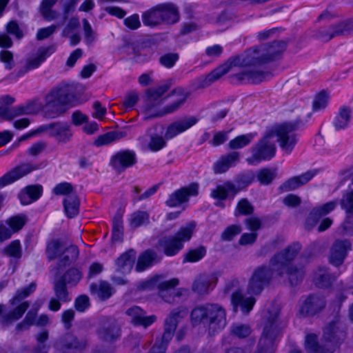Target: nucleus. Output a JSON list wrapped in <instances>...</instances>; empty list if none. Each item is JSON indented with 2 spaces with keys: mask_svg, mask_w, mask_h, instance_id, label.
I'll return each mask as SVG.
<instances>
[{
  "mask_svg": "<svg viewBox=\"0 0 353 353\" xmlns=\"http://www.w3.org/2000/svg\"><path fill=\"white\" fill-rule=\"evenodd\" d=\"M165 145V139L159 135L151 137L150 141L148 144L149 148L152 151H159Z\"/></svg>",
  "mask_w": 353,
  "mask_h": 353,
  "instance_id": "338daca9",
  "label": "nucleus"
},
{
  "mask_svg": "<svg viewBox=\"0 0 353 353\" xmlns=\"http://www.w3.org/2000/svg\"><path fill=\"white\" fill-rule=\"evenodd\" d=\"M36 286L35 283H31L28 287L18 290L14 297L10 300V304L14 305L18 302L30 296L36 290Z\"/></svg>",
  "mask_w": 353,
  "mask_h": 353,
  "instance_id": "49530a36",
  "label": "nucleus"
},
{
  "mask_svg": "<svg viewBox=\"0 0 353 353\" xmlns=\"http://www.w3.org/2000/svg\"><path fill=\"white\" fill-rule=\"evenodd\" d=\"M55 347L61 353H76L85 347V343L74 335L68 333L61 337L55 343Z\"/></svg>",
  "mask_w": 353,
  "mask_h": 353,
  "instance_id": "dca6fc26",
  "label": "nucleus"
},
{
  "mask_svg": "<svg viewBox=\"0 0 353 353\" xmlns=\"http://www.w3.org/2000/svg\"><path fill=\"white\" fill-rule=\"evenodd\" d=\"M159 261V259L156 252L152 250H147L139 256L136 270L142 272Z\"/></svg>",
  "mask_w": 353,
  "mask_h": 353,
  "instance_id": "72a5a7b5",
  "label": "nucleus"
},
{
  "mask_svg": "<svg viewBox=\"0 0 353 353\" xmlns=\"http://www.w3.org/2000/svg\"><path fill=\"white\" fill-rule=\"evenodd\" d=\"M280 309L272 307L265 316L264 328L259 341L258 350L255 353H273L274 341L281 333V328L279 322Z\"/></svg>",
  "mask_w": 353,
  "mask_h": 353,
  "instance_id": "39448f33",
  "label": "nucleus"
},
{
  "mask_svg": "<svg viewBox=\"0 0 353 353\" xmlns=\"http://www.w3.org/2000/svg\"><path fill=\"white\" fill-rule=\"evenodd\" d=\"M28 301H23L17 306L13 310L10 311L6 316V318L9 321H17L21 319L25 312L29 307Z\"/></svg>",
  "mask_w": 353,
  "mask_h": 353,
  "instance_id": "864d4df0",
  "label": "nucleus"
},
{
  "mask_svg": "<svg viewBox=\"0 0 353 353\" xmlns=\"http://www.w3.org/2000/svg\"><path fill=\"white\" fill-rule=\"evenodd\" d=\"M250 333V327L247 325L236 324L233 325L231 328V334L240 339L248 336Z\"/></svg>",
  "mask_w": 353,
  "mask_h": 353,
  "instance_id": "13d9d810",
  "label": "nucleus"
},
{
  "mask_svg": "<svg viewBox=\"0 0 353 353\" xmlns=\"http://www.w3.org/2000/svg\"><path fill=\"white\" fill-rule=\"evenodd\" d=\"M211 279L207 275L199 276L193 282L192 290L198 294H205L209 292Z\"/></svg>",
  "mask_w": 353,
  "mask_h": 353,
  "instance_id": "58836bf2",
  "label": "nucleus"
},
{
  "mask_svg": "<svg viewBox=\"0 0 353 353\" xmlns=\"http://www.w3.org/2000/svg\"><path fill=\"white\" fill-rule=\"evenodd\" d=\"M256 299L252 297H244L241 292H236L232 294V303L234 311L240 306L244 314H248L252 309Z\"/></svg>",
  "mask_w": 353,
  "mask_h": 353,
  "instance_id": "a878e982",
  "label": "nucleus"
},
{
  "mask_svg": "<svg viewBox=\"0 0 353 353\" xmlns=\"http://www.w3.org/2000/svg\"><path fill=\"white\" fill-rule=\"evenodd\" d=\"M150 215L145 211H137L131 215L130 226L132 228H138L149 223Z\"/></svg>",
  "mask_w": 353,
  "mask_h": 353,
  "instance_id": "de8ad7c7",
  "label": "nucleus"
},
{
  "mask_svg": "<svg viewBox=\"0 0 353 353\" xmlns=\"http://www.w3.org/2000/svg\"><path fill=\"white\" fill-rule=\"evenodd\" d=\"M254 53V51H250V49H248L245 51L244 55L237 54L230 57L223 64L209 73L199 83L198 88L202 89L210 86L213 82L235 68L244 69L241 72L232 75V77L235 78L239 82L242 83L244 81L251 83L262 82L267 76L270 75V73L259 70L251 69L252 67H256L254 57H253Z\"/></svg>",
  "mask_w": 353,
  "mask_h": 353,
  "instance_id": "f257e3e1",
  "label": "nucleus"
},
{
  "mask_svg": "<svg viewBox=\"0 0 353 353\" xmlns=\"http://www.w3.org/2000/svg\"><path fill=\"white\" fill-rule=\"evenodd\" d=\"M65 212L68 218H73L78 214L80 201L75 194H69L63 200Z\"/></svg>",
  "mask_w": 353,
  "mask_h": 353,
  "instance_id": "e433bc0d",
  "label": "nucleus"
},
{
  "mask_svg": "<svg viewBox=\"0 0 353 353\" xmlns=\"http://www.w3.org/2000/svg\"><path fill=\"white\" fill-rule=\"evenodd\" d=\"M191 321L194 325L203 323L210 335L223 329L226 325V312L219 304L208 303L194 308L191 312Z\"/></svg>",
  "mask_w": 353,
  "mask_h": 353,
  "instance_id": "7ed1b4c3",
  "label": "nucleus"
},
{
  "mask_svg": "<svg viewBox=\"0 0 353 353\" xmlns=\"http://www.w3.org/2000/svg\"><path fill=\"white\" fill-rule=\"evenodd\" d=\"M301 249L299 243H293L280 252L275 254L270 260V265L274 268L280 276L284 275V269L286 265H291Z\"/></svg>",
  "mask_w": 353,
  "mask_h": 353,
  "instance_id": "9d476101",
  "label": "nucleus"
},
{
  "mask_svg": "<svg viewBox=\"0 0 353 353\" xmlns=\"http://www.w3.org/2000/svg\"><path fill=\"white\" fill-rule=\"evenodd\" d=\"M351 249L352 243L350 240L336 239L330 250L329 262L336 267L341 265Z\"/></svg>",
  "mask_w": 353,
  "mask_h": 353,
  "instance_id": "ddd939ff",
  "label": "nucleus"
},
{
  "mask_svg": "<svg viewBox=\"0 0 353 353\" xmlns=\"http://www.w3.org/2000/svg\"><path fill=\"white\" fill-rule=\"evenodd\" d=\"M296 127L293 123H285L272 128L252 148V154L247 159L248 162L252 164L272 158L275 154L276 145L272 139L276 136L278 137L281 148L286 152H290L296 143L295 137L292 134Z\"/></svg>",
  "mask_w": 353,
  "mask_h": 353,
  "instance_id": "f03ea898",
  "label": "nucleus"
},
{
  "mask_svg": "<svg viewBox=\"0 0 353 353\" xmlns=\"http://www.w3.org/2000/svg\"><path fill=\"white\" fill-rule=\"evenodd\" d=\"M305 349L308 353H334L333 347H327L325 345H320L317 341V336L314 334H307L305 340Z\"/></svg>",
  "mask_w": 353,
  "mask_h": 353,
  "instance_id": "7c9ffc66",
  "label": "nucleus"
},
{
  "mask_svg": "<svg viewBox=\"0 0 353 353\" xmlns=\"http://www.w3.org/2000/svg\"><path fill=\"white\" fill-rule=\"evenodd\" d=\"M27 219L26 216H15L7 221V223L12 228V232H17L20 230L25 225Z\"/></svg>",
  "mask_w": 353,
  "mask_h": 353,
  "instance_id": "bf43d9fd",
  "label": "nucleus"
},
{
  "mask_svg": "<svg viewBox=\"0 0 353 353\" xmlns=\"http://www.w3.org/2000/svg\"><path fill=\"white\" fill-rule=\"evenodd\" d=\"M254 212V206L247 199L240 200L237 204L234 215L236 216L241 215H250Z\"/></svg>",
  "mask_w": 353,
  "mask_h": 353,
  "instance_id": "603ef678",
  "label": "nucleus"
},
{
  "mask_svg": "<svg viewBox=\"0 0 353 353\" xmlns=\"http://www.w3.org/2000/svg\"><path fill=\"white\" fill-rule=\"evenodd\" d=\"M54 292L55 296L62 302H67L70 300L69 292L67 288V284L63 282L62 279L57 278L54 281Z\"/></svg>",
  "mask_w": 353,
  "mask_h": 353,
  "instance_id": "37998d69",
  "label": "nucleus"
},
{
  "mask_svg": "<svg viewBox=\"0 0 353 353\" xmlns=\"http://www.w3.org/2000/svg\"><path fill=\"white\" fill-rule=\"evenodd\" d=\"M55 50L54 46H50L47 48H41L38 50L37 56L33 59L28 60L25 65V71H28L39 67L46 58L53 53Z\"/></svg>",
  "mask_w": 353,
  "mask_h": 353,
  "instance_id": "c9c22d12",
  "label": "nucleus"
},
{
  "mask_svg": "<svg viewBox=\"0 0 353 353\" xmlns=\"http://www.w3.org/2000/svg\"><path fill=\"white\" fill-rule=\"evenodd\" d=\"M42 191L43 188L40 185L27 186L19 195L21 203L28 205L37 201L41 196Z\"/></svg>",
  "mask_w": 353,
  "mask_h": 353,
  "instance_id": "c85d7f7f",
  "label": "nucleus"
},
{
  "mask_svg": "<svg viewBox=\"0 0 353 353\" xmlns=\"http://www.w3.org/2000/svg\"><path fill=\"white\" fill-rule=\"evenodd\" d=\"M97 333L101 341L113 343L120 338L121 329L115 319L104 317L99 322Z\"/></svg>",
  "mask_w": 353,
  "mask_h": 353,
  "instance_id": "9b49d317",
  "label": "nucleus"
},
{
  "mask_svg": "<svg viewBox=\"0 0 353 353\" xmlns=\"http://www.w3.org/2000/svg\"><path fill=\"white\" fill-rule=\"evenodd\" d=\"M174 94H177L179 98L173 103L165 105L161 110L153 114H148L145 119H152L155 117H163L168 114H172L179 110L181 106L185 102L187 98L189 97L190 93L185 92L183 89L177 88L172 90L170 93L165 98L170 97Z\"/></svg>",
  "mask_w": 353,
  "mask_h": 353,
  "instance_id": "4468645a",
  "label": "nucleus"
},
{
  "mask_svg": "<svg viewBox=\"0 0 353 353\" xmlns=\"http://www.w3.org/2000/svg\"><path fill=\"white\" fill-rule=\"evenodd\" d=\"M50 136L54 137L58 142H68L72 133L70 130V126L67 123L57 122L54 123Z\"/></svg>",
  "mask_w": 353,
  "mask_h": 353,
  "instance_id": "473e14b6",
  "label": "nucleus"
},
{
  "mask_svg": "<svg viewBox=\"0 0 353 353\" xmlns=\"http://www.w3.org/2000/svg\"><path fill=\"white\" fill-rule=\"evenodd\" d=\"M239 160V153L232 152L226 155L222 156L213 166L214 172L216 174L225 172L230 167L234 165Z\"/></svg>",
  "mask_w": 353,
  "mask_h": 353,
  "instance_id": "b1692460",
  "label": "nucleus"
},
{
  "mask_svg": "<svg viewBox=\"0 0 353 353\" xmlns=\"http://www.w3.org/2000/svg\"><path fill=\"white\" fill-rule=\"evenodd\" d=\"M205 252L206 250L203 246L191 250L185 255L184 261L196 262L205 256Z\"/></svg>",
  "mask_w": 353,
  "mask_h": 353,
  "instance_id": "6e6d98bb",
  "label": "nucleus"
},
{
  "mask_svg": "<svg viewBox=\"0 0 353 353\" xmlns=\"http://www.w3.org/2000/svg\"><path fill=\"white\" fill-rule=\"evenodd\" d=\"M136 259V252L130 250L123 253L115 261L116 270L118 272L125 274L130 272Z\"/></svg>",
  "mask_w": 353,
  "mask_h": 353,
  "instance_id": "393cba45",
  "label": "nucleus"
},
{
  "mask_svg": "<svg viewBox=\"0 0 353 353\" xmlns=\"http://www.w3.org/2000/svg\"><path fill=\"white\" fill-rule=\"evenodd\" d=\"M57 0H43L40 6V12L46 20L51 21L58 17V12L52 10V8Z\"/></svg>",
  "mask_w": 353,
  "mask_h": 353,
  "instance_id": "a19ab883",
  "label": "nucleus"
},
{
  "mask_svg": "<svg viewBox=\"0 0 353 353\" xmlns=\"http://www.w3.org/2000/svg\"><path fill=\"white\" fill-rule=\"evenodd\" d=\"M241 232V228L238 225H232L228 227L221 234L223 241H230Z\"/></svg>",
  "mask_w": 353,
  "mask_h": 353,
  "instance_id": "052dcab7",
  "label": "nucleus"
},
{
  "mask_svg": "<svg viewBox=\"0 0 353 353\" xmlns=\"http://www.w3.org/2000/svg\"><path fill=\"white\" fill-rule=\"evenodd\" d=\"M125 314L130 317V322L136 326L141 325L146 328L157 320L154 315L146 316V312L139 306L128 308Z\"/></svg>",
  "mask_w": 353,
  "mask_h": 353,
  "instance_id": "412c9836",
  "label": "nucleus"
},
{
  "mask_svg": "<svg viewBox=\"0 0 353 353\" xmlns=\"http://www.w3.org/2000/svg\"><path fill=\"white\" fill-rule=\"evenodd\" d=\"M79 256V250L75 245L65 248L57 263V270H60L74 263Z\"/></svg>",
  "mask_w": 353,
  "mask_h": 353,
  "instance_id": "cd10ccee",
  "label": "nucleus"
},
{
  "mask_svg": "<svg viewBox=\"0 0 353 353\" xmlns=\"http://www.w3.org/2000/svg\"><path fill=\"white\" fill-rule=\"evenodd\" d=\"M126 135L127 134L124 131H111L99 136L94 141V145L97 146L108 145L116 140L126 137Z\"/></svg>",
  "mask_w": 353,
  "mask_h": 353,
  "instance_id": "4c0bfd02",
  "label": "nucleus"
},
{
  "mask_svg": "<svg viewBox=\"0 0 353 353\" xmlns=\"http://www.w3.org/2000/svg\"><path fill=\"white\" fill-rule=\"evenodd\" d=\"M325 304L323 296L319 294H310L303 302L299 312L303 316H313L323 310Z\"/></svg>",
  "mask_w": 353,
  "mask_h": 353,
  "instance_id": "a211bd4d",
  "label": "nucleus"
},
{
  "mask_svg": "<svg viewBox=\"0 0 353 353\" xmlns=\"http://www.w3.org/2000/svg\"><path fill=\"white\" fill-rule=\"evenodd\" d=\"M347 21H342L332 27V34L326 39L333 38L336 36L347 35L349 34Z\"/></svg>",
  "mask_w": 353,
  "mask_h": 353,
  "instance_id": "680f3d73",
  "label": "nucleus"
},
{
  "mask_svg": "<svg viewBox=\"0 0 353 353\" xmlns=\"http://www.w3.org/2000/svg\"><path fill=\"white\" fill-rule=\"evenodd\" d=\"M160 8L162 23L173 24L179 19V14L177 8L172 3L159 4Z\"/></svg>",
  "mask_w": 353,
  "mask_h": 353,
  "instance_id": "bb28decb",
  "label": "nucleus"
},
{
  "mask_svg": "<svg viewBox=\"0 0 353 353\" xmlns=\"http://www.w3.org/2000/svg\"><path fill=\"white\" fill-rule=\"evenodd\" d=\"M198 122L195 117H184L183 119L174 121L168 125L165 134L166 139H170L177 134L187 130Z\"/></svg>",
  "mask_w": 353,
  "mask_h": 353,
  "instance_id": "4be33fe9",
  "label": "nucleus"
},
{
  "mask_svg": "<svg viewBox=\"0 0 353 353\" xmlns=\"http://www.w3.org/2000/svg\"><path fill=\"white\" fill-rule=\"evenodd\" d=\"M328 94L327 93L322 90L318 93L313 101V109L317 110L326 107L327 103Z\"/></svg>",
  "mask_w": 353,
  "mask_h": 353,
  "instance_id": "e2e57ef3",
  "label": "nucleus"
},
{
  "mask_svg": "<svg viewBox=\"0 0 353 353\" xmlns=\"http://www.w3.org/2000/svg\"><path fill=\"white\" fill-rule=\"evenodd\" d=\"M37 168V165L30 163L19 165L0 178V188L16 181Z\"/></svg>",
  "mask_w": 353,
  "mask_h": 353,
  "instance_id": "2eb2a0df",
  "label": "nucleus"
},
{
  "mask_svg": "<svg viewBox=\"0 0 353 353\" xmlns=\"http://www.w3.org/2000/svg\"><path fill=\"white\" fill-rule=\"evenodd\" d=\"M276 169L263 168L257 173V179L263 185L270 184L276 177Z\"/></svg>",
  "mask_w": 353,
  "mask_h": 353,
  "instance_id": "8fccbe9b",
  "label": "nucleus"
},
{
  "mask_svg": "<svg viewBox=\"0 0 353 353\" xmlns=\"http://www.w3.org/2000/svg\"><path fill=\"white\" fill-rule=\"evenodd\" d=\"M350 108L347 107L341 108L334 123L335 127L337 129H343L347 127L350 121Z\"/></svg>",
  "mask_w": 353,
  "mask_h": 353,
  "instance_id": "a18cd8bd",
  "label": "nucleus"
},
{
  "mask_svg": "<svg viewBox=\"0 0 353 353\" xmlns=\"http://www.w3.org/2000/svg\"><path fill=\"white\" fill-rule=\"evenodd\" d=\"M273 275L274 270L270 267L265 265L256 267L248 279L247 293L250 295H259L270 284Z\"/></svg>",
  "mask_w": 353,
  "mask_h": 353,
  "instance_id": "0eeeda50",
  "label": "nucleus"
},
{
  "mask_svg": "<svg viewBox=\"0 0 353 353\" xmlns=\"http://www.w3.org/2000/svg\"><path fill=\"white\" fill-rule=\"evenodd\" d=\"M65 247L59 240H52L48 243L46 248V254L49 260L52 261L59 258Z\"/></svg>",
  "mask_w": 353,
  "mask_h": 353,
  "instance_id": "79ce46f5",
  "label": "nucleus"
},
{
  "mask_svg": "<svg viewBox=\"0 0 353 353\" xmlns=\"http://www.w3.org/2000/svg\"><path fill=\"white\" fill-rule=\"evenodd\" d=\"M42 108V104L39 99H34L26 105L18 106L20 116L23 114H34L37 113Z\"/></svg>",
  "mask_w": 353,
  "mask_h": 353,
  "instance_id": "09e8293b",
  "label": "nucleus"
},
{
  "mask_svg": "<svg viewBox=\"0 0 353 353\" xmlns=\"http://www.w3.org/2000/svg\"><path fill=\"white\" fill-rule=\"evenodd\" d=\"M286 44L283 41H274L271 43L263 44L250 49L254 51L256 67L262 65L279 58L285 50Z\"/></svg>",
  "mask_w": 353,
  "mask_h": 353,
  "instance_id": "6e6552de",
  "label": "nucleus"
},
{
  "mask_svg": "<svg viewBox=\"0 0 353 353\" xmlns=\"http://www.w3.org/2000/svg\"><path fill=\"white\" fill-rule=\"evenodd\" d=\"M152 46L150 41L137 42L128 45L132 50L133 59L135 61H144L148 57L152 55L154 52Z\"/></svg>",
  "mask_w": 353,
  "mask_h": 353,
  "instance_id": "5701e85b",
  "label": "nucleus"
},
{
  "mask_svg": "<svg viewBox=\"0 0 353 353\" xmlns=\"http://www.w3.org/2000/svg\"><path fill=\"white\" fill-rule=\"evenodd\" d=\"M347 338V327L340 316H336L324 327L323 341L330 343L327 347L334 350Z\"/></svg>",
  "mask_w": 353,
  "mask_h": 353,
  "instance_id": "1a4fd4ad",
  "label": "nucleus"
},
{
  "mask_svg": "<svg viewBox=\"0 0 353 353\" xmlns=\"http://www.w3.org/2000/svg\"><path fill=\"white\" fill-rule=\"evenodd\" d=\"M253 138L252 134L241 135L232 139L229 143L231 149L241 148L248 145Z\"/></svg>",
  "mask_w": 353,
  "mask_h": 353,
  "instance_id": "4d7b16f0",
  "label": "nucleus"
},
{
  "mask_svg": "<svg viewBox=\"0 0 353 353\" xmlns=\"http://www.w3.org/2000/svg\"><path fill=\"white\" fill-rule=\"evenodd\" d=\"M335 280L336 276L324 267H319L314 272V281L319 288H328Z\"/></svg>",
  "mask_w": 353,
  "mask_h": 353,
  "instance_id": "2f4dec72",
  "label": "nucleus"
},
{
  "mask_svg": "<svg viewBox=\"0 0 353 353\" xmlns=\"http://www.w3.org/2000/svg\"><path fill=\"white\" fill-rule=\"evenodd\" d=\"M123 235V221L121 215H117L113 219L112 241H120Z\"/></svg>",
  "mask_w": 353,
  "mask_h": 353,
  "instance_id": "3c124183",
  "label": "nucleus"
},
{
  "mask_svg": "<svg viewBox=\"0 0 353 353\" xmlns=\"http://www.w3.org/2000/svg\"><path fill=\"white\" fill-rule=\"evenodd\" d=\"M162 277L161 276H155L152 279L145 281L139 284L138 288L139 290H151L157 288L159 290V296L168 303H172V299H168L165 294L168 292L169 288H174L179 284L177 279H172L169 281H161Z\"/></svg>",
  "mask_w": 353,
  "mask_h": 353,
  "instance_id": "f8f14e48",
  "label": "nucleus"
},
{
  "mask_svg": "<svg viewBox=\"0 0 353 353\" xmlns=\"http://www.w3.org/2000/svg\"><path fill=\"white\" fill-rule=\"evenodd\" d=\"M69 286H74L81 279V273L77 268H70L61 276L58 277Z\"/></svg>",
  "mask_w": 353,
  "mask_h": 353,
  "instance_id": "c03bdc74",
  "label": "nucleus"
},
{
  "mask_svg": "<svg viewBox=\"0 0 353 353\" xmlns=\"http://www.w3.org/2000/svg\"><path fill=\"white\" fill-rule=\"evenodd\" d=\"M185 312L176 308L170 312L165 320L164 332L161 336L163 341L168 343L172 339L177 327L179 321L183 318Z\"/></svg>",
  "mask_w": 353,
  "mask_h": 353,
  "instance_id": "f3484780",
  "label": "nucleus"
},
{
  "mask_svg": "<svg viewBox=\"0 0 353 353\" xmlns=\"http://www.w3.org/2000/svg\"><path fill=\"white\" fill-rule=\"evenodd\" d=\"M254 176V174L252 172L241 174L237 178L236 183L243 190L252 182Z\"/></svg>",
  "mask_w": 353,
  "mask_h": 353,
  "instance_id": "774afa93",
  "label": "nucleus"
},
{
  "mask_svg": "<svg viewBox=\"0 0 353 353\" xmlns=\"http://www.w3.org/2000/svg\"><path fill=\"white\" fill-rule=\"evenodd\" d=\"M286 274L291 285H297L300 283L305 276V270L303 266H296L295 265H286L284 269V274Z\"/></svg>",
  "mask_w": 353,
  "mask_h": 353,
  "instance_id": "f704fd0d",
  "label": "nucleus"
},
{
  "mask_svg": "<svg viewBox=\"0 0 353 353\" xmlns=\"http://www.w3.org/2000/svg\"><path fill=\"white\" fill-rule=\"evenodd\" d=\"M5 253L12 257L20 258L21 256V250L20 243L19 241H12L6 249Z\"/></svg>",
  "mask_w": 353,
  "mask_h": 353,
  "instance_id": "0e129e2a",
  "label": "nucleus"
},
{
  "mask_svg": "<svg viewBox=\"0 0 353 353\" xmlns=\"http://www.w3.org/2000/svg\"><path fill=\"white\" fill-rule=\"evenodd\" d=\"M137 162L136 155L133 151L122 150L116 153L110 160L111 165L118 172L124 171L127 168L134 165Z\"/></svg>",
  "mask_w": 353,
  "mask_h": 353,
  "instance_id": "6ab92c4d",
  "label": "nucleus"
},
{
  "mask_svg": "<svg viewBox=\"0 0 353 353\" xmlns=\"http://www.w3.org/2000/svg\"><path fill=\"white\" fill-rule=\"evenodd\" d=\"M159 5L152 7L142 14V21L144 26L154 28L162 24V19Z\"/></svg>",
  "mask_w": 353,
  "mask_h": 353,
  "instance_id": "c756f323",
  "label": "nucleus"
},
{
  "mask_svg": "<svg viewBox=\"0 0 353 353\" xmlns=\"http://www.w3.org/2000/svg\"><path fill=\"white\" fill-rule=\"evenodd\" d=\"M179 59V55L176 53H167L161 56L159 61L161 65L166 68H172Z\"/></svg>",
  "mask_w": 353,
  "mask_h": 353,
  "instance_id": "69168bd1",
  "label": "nucleus"
},
{
  "mask_svg": "<svg viewBox=\"0 0 353 353\" xmlns=\"http://www.w3.org/2000/svg\"><path fill=\"white\" fill-rule=\"evenodd\" d=\"M77 101L74 90L68 85L53 88L45 97L46 116L54 118L63 113L62 106L74 105Z\"/></svg>",
  "mask_w": 353,
  "mask_h": 353,
  "instance_id": "20e7f679",
  "label": "nucleus"
},
{
  "mask_svg": "<svg viewBox=\"0 0 353 353\" xmlns=\"http://www.w3.org/2000/svg\"><path fill=\"white\" fill-rule=\"evenodd\" d=\"M199 185L196 183H192L187 187L182 188L176 190L170 196L167 201L168 205L174 207L185 202L190 196H196L198 194Z\"/></svg>",
  "mask_w": 353,
  "mask_h": 353,
  "instance_id": "aec40b11",
  "label": "nucleus"
},
{
  "mask_svg": "<svg viewBox=\"0 0 353 353\" xmlns=\"http://www.w3.org/2000/svg\"><path fill=\"white\" fill-rule=\"evenodd\" d=\"M90 292L97 294L101 300H105L111 296L112 288L110 285L105 281L101 282L99 285L92 283L90 286Z\"/></svg>",
  "mask_w": 353,
  "mask_h": 353,
  "instance_id": "ea45409f",
  "label": "nucleus"
},
{
  "mask_svg": "<svg viewBox=\"0 0 353 353\" xmlns=\"http://www.w3.org/2000/svg\"><path fill=\"white\" fill-rule=\"evenodd\" d=\"M195 226L194 222L189 223L181 228L174 236L161 238L158 244L162 248L164 254L168 256L176 254L183 248V243L191 239Z\"/></svg>",
  "mask_w": 353,
  "mask_h": 353,
  "instance_id": "423d86ee",
  "label": "nucleus"
},
{
  "mask_svg": "<svg viewBox=\"0 0 353 353\" xmlns=\"http://www.w3.org/2000/svg\"><path fill=\"white\" fill-rule=\"evenodd\" d=\"M19 110L17 107H9L0 105V119L11 121L14 118L20 116Z\"/></svg>",
  "mask_w": 353,
  "mask_h": 353,
  "instance_id": "5fc2aeb1",
  "label": "nucleus"
}]
</instances>
